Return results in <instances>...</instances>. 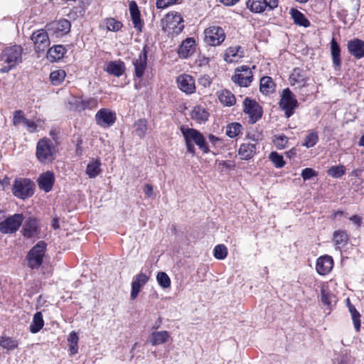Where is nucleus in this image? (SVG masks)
I'll return each mask as SVG.
<instances>
[{"instance_id": "f257e3e1", "label": "nucleus", "mask_w": 364, "mask_h": 364, "mask_svg": "<svg viewBox=\"0 0 364 364\" xmlns=\"http://www.w3.org/2000/svg\"><path fill=\"white\" fill-rule=\"evenodd\" d=\"M23 48L14 45L5 48L0 54V72L8 73L22 61Z\"/></svg>"}, {"instance_id": "f03ea898", "label": "nucleus", "mask_w": 364, "mask_h": 364, "mask_svg": "<svg viewBox=\"0 0 364 364\" xmlns=\"http://www.w3.org/2000/svg\"><path fill=\"white\" fill-rule=\"evenodd\" d=\"M56 148L48 138L40 139L36 144V156L41 164H48L55 158Z\"/></svg>"}, {"instance_id": "7ed1b4c3", "label": "nucleus", "mask_w": 364, "mask_h": 364, "mask_svg": "<svg viewBox=\"0 0 364 364\" xmlns=\"http://www.w3.org/2000/svg\"><path fill=\"white\" fill-rule=\"evenodd\" d=\"M162 29L168 34L178 35L184 28L181 15L176 11L168 13L161 23Z\"/></svg>"}, {"instance_id": "20e7f679", "label": "nucleus", "mask_w": 364, "mask_h": 364, "mask_svg": "<svg viewBox=\"0 0 364 364\" xmlns=\"http://www.w3.org/2000/svg\"><path fill=\"white\" fill-rule=\"evenodd\" d=\"M12 193L20 199L30 198L34 192V183L28 178H17L12 185Z\"/></svg>"}, {"instance_id": "39448f33", "label": "nucleus", "mask_w": 364, "mask_h": 364, "mask_svg": "<svg viewBox=\"0 0 364 364\" xmlns=\"http://www.w3.org/2000/svg\"><path fill=\"white\" fill-rule=\"evenodd\" d=\"M46 249L45 242L40 241L28 252L26 259L30 268L38 269L41 265Z\"/></svg>"}, {"instance_id": "423d86ee", "label": "nucleus", "mask_w": 364, "mask_h": 364, "mask_svg": "<svg viewBox=\"0 0 364 364\" xmlns=\"http://www.w3.org/2000/svg\"><path fill=\"white\" fill-rule=\"evenodd\" d=\"M279 106L284 111L285 115L288 118L293 114L294 110L298 107L297 100L289 88L282 91Z\"/></svg>"}, {"instance_id": "0eeeda50", "label": "nucleus", "mask_w": 364, "mask_h": 364, "mask_svg": "<svg viewBox=\"0 0 364 364\" xmlns=\"http://www.w3.org/2000/svg\"><path fill=\"white\" fill-rule=\"evenodd\" d=\"M181 131L186 141L195 143L205 153L208 152L209 150L205 139L200 132L194 129L185 127L184 126L181 127Z\"/></svg>"}, {"instance_id": "6e6552de", "label": "nucleus", "mask_w": 364, "mask_h": 364, "mask_svg": "<svg viewBox=\"0 0 364 364\" xmlns=\"http://www.w3.org/2000/svg\"><path fill=\"white\" fill-rule=\"evenodd\" d=\"M205 42L212 46L220 45L225 39V33L223 28L210 26L205 31Z\"/></svg>"}, {"instance_id": "1a4fd4ad", "label": "nucleus", "mask_w": 364, "mask_h": 364, "mask_svg": "<svg viewBox=\"0 0 364 364\" xmlns=\"http://www.w3.org/2000/svg\"><path fill=\"white\" fill-rule=\"evenodd\" d=\"M24 217L21 213H16L6 218L0 223V232L3 234H11L16 232L23 221Z\"/></svg>"}, {"instance_id": "9d476101", "label": "nucleus", "mask_w": 364, "mask_h": 364, "mask_svg": "<svg viewBox=\"0 0 364 364\" xmlns=\"http://www.w3.org/2000/svg\"><path fill=\"white\" fill-rule=\"evenodd\" d=\"M252 78L251 69L247 65H242L236 68L232 80L241 87H247L252 82Z\"/></svg>"}, {"instance_id": "9b49d317", "label": "nucleus", "mask_w": 364, "mask_h": 364, "mask_svg": "<svg viewBox=\"0 0 364 364\" xmlns=\"http://www.w3.org/2000/svg\"><path fill=\"white\" fill-rule=\"evenodd\" d=\"M31 40L34 43L36 52H44L50 46V40L48 33L40 29L33 33Z\"/></svg>"}, {"instance_id": "f8f14e48", "label": "nucleus", "mask_w": 364, "mask_h": 364, "mask_svg": "<svg viewBox=\"0 0 364 364\" xmlns=\"http://www.w3.org/2000/svg\"><path fill=\"white\" fill-rule=\"evenodd\" d=\"M247 7L252 12L262 13L269 8L270 10L277 7L278 0H247Z\"/></svg>"}, {"instance_id": "ddd939ff", "label": "nucleus", "mask_w": 364, "mask_h": 364, "mask_svg": "<svg viewBox=\"0 0 364 364\" xmlns=\"http://www.w3.org/2000/svg\"><path fill=\"white\" fill-rule=\"evenodd\" d=\"M71 24L67 19H60L59 21H53L46 25L48 31L52 32L57 37H61L67 34L70 31Z\"/></svg>"}, {"instance_id": "4468645a", "label": "nucleus", "mask_w": 364, "mask_h": 364, "mask_svg": "<svg viewBox=\"0 0 364 364\" xmlns=\"http://www.w3.org/2000/svg\"><path fill=\"white\" fill-rule=\"evenodd\" d=\"M243 106L244 112L249 115L250 123H255L262 117L261 107L256 101L245 98Z\"/></svg>"}, {"instance_id": "2eb2a0df", "label": "nucleus", "mask_w": 364, "mask_h": 364, "mask_svg": "<svg viewBox=\"0 0 364 364\" xmlns=\"http://www.w3.org/2000/svg\"><path fill=\"white\" fill-rule=\"evenodd\" d=\"M116 113L108 109H100L95 114L97 124L102 127L112 126L116 121Z\"/></svg>"}, {"instance_id": "dca6fc26", "label": "nucleus", "mask_w": 364, "mask_h": 364, "mask_svg": "<svg viewBox=\"0 0 364 364\" xmlns=\"http://www.w3.org/2000/svg\"><path fill=\"white\" fill-rule=\"evenodd\" d=\"M176 82L178 88L186 94H192L196 91L195 80L189 75H180L176 79Z\"/></svg>"}, {"instance_id": "f3484780", "label": "nucleus", "mask_w": 364, "mask_h": 364, "mask_svg": "<svg viewBox=\"0 0 364 364\" xmlns=\"http://www.w3.org/2000/svg\"><path fill=\"white\" fill-rule=\"evenodd\" d=\"M149 277L145 273L140 272L137 274L133 279L132 282L131 299H135L141 289L148 282Z\"/></svg>"}, {"instance_id": "a211bd4d", "label": "nucleus", "mask_w": 364, "mask_h": 364, "mask_svg": "<svg viewBox=\"0 0 364 364\" xmlns=\"http://www.w3.org/2000/svg\"><path fill=\"white\" fill-rule=\"evenodd\" d=\"M333 260L331 256H321L317 259L316 269L321 275L328 274L333 269Z\"/></svg>"}, {"instance_id": "6ab92c4d", "label": "nucleus", "mask_w": 364, "mask_h": 364, "mask_svg": "<svg viewBox=\"0 0 364 364\" xmlns=\"http://www.w3.org/2000/svg\"><path fill=\"white\" fill-rule=\"evenodd\" d=\"M289 80L291 86H295L300 89L306 86L307 77L303 70L299 68H295L291 73Z\"/></svg>"}, {"instance_id": "aec40b11", "label": "nucleus", "mask_w": 364, "mask_h": 364, "mask_svg": "<svg viewBox=\"0 0 364 364\" xmlns=\"http://www.w3.org/2000/svg\"><path fill=\"white\" fill-rule=\"evenodd\" d=\"M147 64V53L145 49H144L139 55L138 58L133 61L134 66L135 76L138 78H141L146 68Z\"/></svg>"}, {"instance_id": "412c9836", "label": "nucleus", "mask_w": 364, "mask_h": 364, "mask_svg": "<svg viewBox=\"0 0 364 364\" xmlns=\"http://www.w3.org/2000/svg\"><path fill=\"white\" fill-rule=\"evenodd\" d=\"M195 39L193 38H187L181 44L178 53L181 58H187L195 52Z\"/></svg>"}, {"instance_id": "4be33fe9", "label": "nucleus", "mask_w": 364, "mask_h": 364, "mask_svg": "<svg viewBox=\"0 0 364 364\" xmlns=\"http://www.w3.org/2000/svg\"><path fill=\"white\" fill-rule=\"evenodd\" d=\"M348 50L355 58L360 59L364 57V41L355 38L348 41Z\"/></svg>"}, {"instance_id": "5701e85b", "label": "nucleus", "mask_w": 364, "mask_h": 364, "mask_svg": "<svg viewBox=\"0 0 364 364\" xmlns=\"http://www.w3.org/2000/svg\"><path fill=\"white\" fill-rule=\"evenodd\" d=\"M257 149V144L255 143H243L239 148L238 154L241 159L249 160L255 155Z\"/></svg>"}, {"instance_id": "b1692460", "label": "nucleus", "mask_w": 364, "mask_h": 364, "mask_svg": "<svg viewBox=\"0 0 364 364\" xmlns=\"http://www.w3.org/2000/svg\"><path fill=\"white\" fill-rule=\"evenodd\" d=\"M104 70L111 75L120 77L125 71V65L121 60L109 61L106 64Z\"/></svg>"}, {"instance_id": "393cba45", "label": "nucleus", "mask_w": 364, "mask_h": 364, "mask_svg": "<svg viewBox=\"0 0 364 364\" xmlns=\"http://www.w3.org/2000/svg\"><path fill=\"white\" fill-rule=\"evenodd\" d=\"M22 235L27 238H33L38 235V225L37 220L34 218H30L23 225Z\"/></svg>"}, {"instance_id": "a878e982", "label": "nucleus", "mask_w": 364, "mask_h": 364, "mask_svg": "<svg viewBox=\"0 0 364 364\" xmlns=\"http://www.w3.org/2000/svg\"><path fill=\"white\" fill-rule=\"evenodd\" d=\"M191 117L192 119L195 120L197 123L202 124L208 120L209 113L204 107L198 105L193 108L191 112Z\"/></svg>"}, {"instance_id": "bb28decb", "label": "nucleus", "mask_w": 364, "mask_h": 364, "mask_svg": "<svg viewBox=\"0 0 364 364\" xmlns=\"http://www.w3.org/2000/svg\"><path fill=\"white\" fill-rule=\"evenodd\" d=\"M243 56V52L239 46L228 48L225 54L224 60L229 63L237 62Z\"/></svg>"}, {"instance_id": "cd10ccee", "label": "nucleus", "mask_w": 364, "mask_h": 364, "mask_svg": "<svg viewBox=\"0 0 364 364\" xmlns=\"http://www.w3.org/2000/svg\"><path fill=\"white\" fill-rule=\"evenodd\" d=\"M129 12L134 28L141 31L143 27V23L140 18V11L135 1L130 2Z\"/></svg>"}, {"instance_id": "c85d7f7f", "label": "nucleus", "mask_w": 364, "mask_h": 364, "mask_svg": "<svg viewBox=\"0 0 364 364\" xmlns=\"http://www.w3.org/2000/svg\"><path fill=\"white\" fill-rule=\"evenodd\" d=\"M54 183V175L52 172L47 171L41 174L38 178V185L46 192L51 190Z\"/></svg>"}, {"instance_id": "c756f323", "label": "nucleus", "mask_w": 364, "mask_h": 364, "mask_svg": "<svg viewBox=\"0 0 364 364\" xmlns=\"http://www.w3.org/2000/svg\"><path fill=\"white\" fill-rule=\"evenodd\" d=\"M170 335L166 331L153 332L151 335V343L153 346H157L166 343L169 338Z\"/></svg>"}, {"instance_id": "7c9ffc66", "label": "nucleus", "mask_w": 364, "mask_h": 364, "mask_svg": "<svg viewBox=\"0 0 364 364\" xmlns=\"http://www.w3.org/2000/svg\"><path fill=\"white\" fill-rule=\"evenodd\" d=\"M66 52V49L61 45H57L50 48L48 50V58L53 61H57L61 59Z\"/></svg>"}, {"instance_id": "2f4dec72", "label": "nucleus", "mask_w": 364, "mask_h": 364, "mask_svg": "<svg viewBox=\"0 0 364 364\" xmlns=\"http://www.w3.org/2000/svg\"><path fill=\"white\" fill-rule=\"evenodd\" d=\"M331 53L333 60V64L336 68H340L341 66V49L336 41L335 38H332L331 41Z\"/></svg>"}, {"instance_id": "473e14b6", "label": "nucleus", "mask_w": 364, "mask_h": 364, "mask_svg": "<svg viewBox=\"0 0 364 364\" xmlns=\"http://www.w3.org/2000/svg\"><path fill=\"white\" fill-rule=\"evenodd\" d=\"M275 85L270 77L264 76L260 80V91L265 94L269 95L274 91Z\"/></svg>"}, {"instance_id": "72a5a7b5", "label": "nucleus", "mask_w": 364, "mask_h": 364, "mask_svg": "<svg viewBox=\"0 0 364 364\" xmlns=\"http://www.w3.org/2000/svg\"><path fill=\"white\" fill-rule=\"evenodd\" d=\"M333 240L336 246V249L341 250V247H344L347 244L348 237L346 232L342 230H337L333 233Z\"/></svg>"}, {"instance_id": "f704fd0d", "label": "nucleus", "mask_w": 364, "mask_h": 364, "mask_svg": "<svg viewBox=\"0 0 364 364\" xmlns=\"http://www.w3.org/2000/svg\"><path fill=\"white\" fill-rule=\"evenodd\" d=\"M44 326V321L43 318L42 313L36 312L33 318L32 323L30 326V331L32 333H36L40 331Z\"/></svg>"}, {"instance_id": "c9c22d12", "label": "nucleus", "mask_w": 364, "mask_h": 364, "mask_svg": "<svg viewBox=\"0 0 364 364\" xmlns=\"http://www.w3.org/2000/svg\"><path fill=\"white\" fill-rule=\"evenodd\" d=\"M346 304L348 308V311L350 313L354 327L356 331H359L360 328V315L359 312L356 310L355 307L353 304H351L349 299H346Z\"/></svg>"}, {"instance_id": "e433bc0d", "label": "nucleus", "mask_w": 364, "mask_h": 364, "mask_svg": "<svg viewBox=\"0 0 364 364\" xmlns=\"http://www.w3.org/2000/svg\"><path fill=\"white\" fill-rule=\"evenodd\" d=\"M100 165L101 164L99 160H92L89 162L87 166L86 173L89 176L90 178H95L97 175L100 174L101 171Z\"/></svg>"}, {"instance_id": "4c0bfd02", "label": "nucleus", "mask_w": 364, "mask_h": 364, "mask_svg": "<svg viewBox=\"0 0 364 364\" xmlns=\"http://www.w3.org/2000/svg\"><path fill=\"white\" fill-rule=\"evenodd\" d=\"M218 98L220 102L225 106H232L235 102L234 95L227 90H222L218 95Z\"/></svg>"}, {"instance_id": "58836bf2", "label": "nucleus", "mask_w": 364, "mask_h": 364, "mask_svg": "<svg viewBox=\"0 0 364 364\" xmlns=\"http://www.w3.org/2000/svg\"><path fill=\"white\" fill-rule=\"evenodd\" d=\"M291 15L294 19V21L296 24L299 26H302L304 27H308L310 25L309 21L306 18L303 14H301L298 10H291Z\"/></svg>"}, {"instance_id": "ea45409f", "label": "nucleus", "mask_w": 364, "mask_h": 364, "mask_svg": "<svg viewBox=\"0 0 364 364\" xmlns=\"http://www.w3.org/2000/svg\"><path fill=\"white\" fill-rule=\"evenodd\" d=\"M66 76L63 70H56L50 74V79L53 85H59L63 82Z\"/></svg>"}, {"instance_id": "a19ab883", "label": "nucleus", "mask_w": 364, "mask_h": 364, "mask_svg": "<svg viewBox=\"0 0 364 364\" xmlns=\"http://www.w3.org/2000/svg\"><path fill=\"white\" fill-rule=\"evenodd\" d=\"M134 132L136 134L140 137L143 138L146 132L147 129V122L144 119H140L136 121L134 124Z\"/></svg>"}, {"instance_id": "79ce46f5", "label": "nucleus", "mask_w": 364, "mask_h": 364, "mask_svg": "<svg viewBox=\"0 0 364 364\" xmlns=\"http://www.w3.org/2000/svg\"><path fill=\"white\" fill-rule=\"evenodd\" d=\"M69 350L70 355H75L78 352V336L75 332L72 331L68 336Z\"/></svg>"}, {"instance_id": "37998d69", "label": "nucleus", "mask_w": 364, "mask_h": 364, "mask_svg": "<svg viewBox=\"0 0 364 364\" xmlns=\"http://www.w3.org/2000/svg\"><path fill=\"white\" fill-rule=\"evenodd\" d=\"M241 129L242 126L240 123H232L227 127L226 134L230 138H234L240 133Z\"/></svg>"}, {"instance_id": "c03bdc74", "label": "nucleus", "mask_w": 364, "mask_h": 364, "mask_svg": "<svg viewBox=\"0 0 364 364\" xmlns=\"http://www.w3.org/2000/svg\"><path fill=\"white\" fill-rule=\"evenodd\" d=\"M156 280L159 284L163 288L166 289L171 286V279L168 274L164 272H158L156 275Z\"/></svg>"}, {"instance_id": "a18cd8bd", "label": "nucleus", "mask_w": 364, "mask_h": 364, "mask_svg": "<svg viewBox=\"0 0 364 364\" xmlns=\"http://www.w3.org/2000/svg\"><path fill=\"white\" fill-rule=\"evenodd\" d=\"M0 346L7 350H13L17 347L18 343L10 337L1 336L0 338Z\"/></svg>"}, {"instance_id": "49530a36", "label": "nucleus", "mask_w": 364, "mask_h": 364, "mask_svg": "<svg viewBox=\"0 0 364 364\" xmlns=\"http://www.w3.org/2000/svg\"><path fill=\"white\" fill-rule=\"evenodd\" d=\"M346 172V168L344 166H331L327 171L328 175L331 176L333 178H341L343 175H344Z\"/></svg>"}, {"instance_id": "de8ad7c7", "label": "nucleus", "mask_w": 364, "mask_h": 364, "mask_svg": "<svg viewBox=\"0 0 364 364\" xmlns=\"http://www.w3.org/2000/svg\"><path fill=\"white\" fill-rule=\"evenodd\" d=\"M214 257L218 259H223L228 255L227 247L224 245H218L213 250Z\"/></svg>"}, {"instance_id": "09e8293b", "label": "nucleus", "mask_w": 364, "mask_h": 364, "mask_svg": "<svg viewBox=\"0 0 364 364\" xmlns=\"http://www.w3.org/2000/svg\"><path fill=\"white\" fill-rule=\"evenodd\" d=\"M269 159L277 168H282L285 165L283 156L275 151L269 154Z\"/></svg>"}, {"instance_id": "8fccbe9b", "label": "nucleus", "mask_w": 364, "mask_h": 364, "mask_svg": "<svg viewBox=\"0 0 364 364\" xmlns=\"http://www.w3.org/2000/svg\"><path fill=\"white\" fill-rule=\"evenodd\" d=\"M318 136L316 132H312L309 133L303 143V145L307 148L313 147L318 142Z\"/></svg>"}, {"instance_id": "3c124183", "label": "nucleus", "mask_w": 364, "mask_h": 364, "mask_svg": "<svg viewBox=\"0 0 364 364\" xmlns=\"http://www.w3.org/2000/svg\"><path fill=\"white\" fill-rule=\"evenodd\" d=\"M106 27L109 31H118L121 29L122 24L114 18H107L105 20Z\"/></svg>"}, {"instance_id": "603ef678", "label": "nucleus", "mask_w": 364, "mask_h": 364, "mask_svg": "<svg viewBox=\"0 0 364 364\" xmlns=\"http://www.w3.org/2000/svg\"><path fill=\"white\" fill-rule=\"evenodd\" d=\"M288 138L284 134L274 136V143L277 149H283L286 147Z\"/></svg>"}, {"instance_id": "864d4df0", "label": "nucleus", "mask_w": 364, "mask_h": 364, "mask_svg": "<svg viewBox=\"0 0 364 364\" xmlns=\"http://www.w3.org/2000/svg\"><path fill=\"white\" fill-rule=\"evenodd\" d=\"M321 302L326 306H330L331 304V297L332 294L330 293L328 289L326 288L324 286L321 288Z\"/></svg>"}, {"instance_id": "5fc2aeb1", "label": "nucleus", "mask_w": 364, "mask_h": 364, "mask_svg": "<svg viewBox=\"0 0 364 364\" xmlns=\"http://www.w3.org/2000/svg\"><path fill=\"white\" fill-rule=\"evenodd\" d=\"M26 119L27 118L24 117L23 112L21 110H17L14 114L13 124L16 127L20 124L23 125Z\"/></svg>"}, {"instance_id": "6e6d98bb", "label": "nucleus", "mask_w": 364, "mask_h": 364, "mask_svg": "<svg viewBox=\"0 0 364 364\" xmlns=\"http://www.w3.org/2000/svg\"><path fill=\"white\" fill-rule=\"evenodd\" d=\"M177 1L178 0H156V5L158 9H166L176 4Z\"/></svg>"}, {"instance_id": "4d7b16f0", "label": "nucleus", "mask_w": 364, "mask_h": 364, "mask_svg": "<svg viewBox=\"0 0 364 364\" xmlns=\"http://www.w3.org/2000/svg\"><path fill=\"white\" fill-rule=\"evenodd\" d=\"M315 176H316V171L311 168H306L301 172V176L304 181L309 180Z\"/></svg>"}, {"instance_id": "13d9d810", "label": "nucleus", "mask_w": 364, "mask_h": 364, "mask_svg": "<svg viewBox=\"0 0 364 364\" xmlns=\"http://www.w3.org/2000/svg\"><path fill=\"white\" fill-rule=\"evenodd\" d=\"M23 126L31 133L37 132L38 125L34 121L29 120L28 119H27L25 123L23 124Z\"/></svg>"}, {"instance_id": "bf43d9fd", "label": "nucleus", "mask_w": 364, "mask_h": 364, "mask_svg": "<svg viewBox=\"0 0 364 364\" xmlns=\"http://www.w3.org/2000/svg\"><path fill=\"white\" fill-rule=\"evenodd\" d=\"M211 82V78L208 75H203L198 79V83L205 87L210 86Z\"/></svg>"}, {"instance_id": "052dcab7", "label": "nucleus", "mask_w": 364, "mask_h": 364, "mask_svg": "<svg viewBox=\"0 0 364 364\" xmlns=\"http://www.w3.org/2000/svg\"><path fill=\"white\" fill-rule=\"evenodd\" d=\"M82 104L83 109L92 108L97 106V101L95 99H89L87 100H82Z\"/></svg>"}, {"instance_id": "680f3d73", "label": "nucleus", "mask_w": 364, "mask_h": 364, "mask_svg": "<svg viewBox=\"0 0 364 364\" xmlns=\"http://www.w3.org/2000/svg\"><path fill=\"white\" fill-rule=\"evenodd\" d=\"M144 192L147 197H151L154 194L152 186L150 184H146L144 188Z\"/></svg>"}, {"instance_id": "e2e57ef3", "label": "nucleus", "mask_w": 364, "mask_h": 364, "mask_svg": "<svg viewBox=\"0 0 364 364\" xmlns=\"http://www.w3.org/2000/svg\"><path fill=\"white\" fill-rule=\"evenodd\" d=\"M208 140L214 146L218 145V143L221 141V139L220 138L214 136L213 134L208 135Z\"/></svg>"}, {"instance_id": "0e129e2a", "label": "nucleus", "mask_w": 364, "mask_h": 364, "mask_svg": "<svg viewBox=\"0 0 364 364\" xmlns=\"http://www.w3.org/2000/svg\"><path fill=\"white\" fill-rule=\"evenodd\" d=\"M350 220L358 227L361 225L362 218L357 215H354L350 218Z\"/></svg>"}, {"instance_id": "69168bd1", "label": "nucleus", "mask_w": 364, "mask_h": 364, "mask_svg": "<svg viewBox=\"0 0 364 364\" xmlns=\"http://www.w3.org/2000/svg\"><path fill=\"white\" fill-rule=\"evenodd\" d=\"M187 150L188 152L193 154L195 152V147L193 143L186 141Z\"/></svg>"}, {"instance_id": "338daca9", "label": "nucleus", "mask_w": 364, "mask_h": 364, "mask_svg": "<svg viewBox=\"0 0 364 364\" xmlns=\"http://www.w3.org/2000/svg\"><path fill=\"white\" fill-rule=\"evenodd\" d=\"M239 0H220V1L226 6H232L235 4Z\"/></svg>"}, {"instance_id": "774afa93", "label": "nucleus", "mask_w": 364, "mask_h": 364, "mask_svg": "<svg viewBox=\"0 0 364 364\" xmlns=\"http://www.w3.org/2000/svg\"><path fill=\"white\" fill-rule=\"evenodd\" d=\"M223 165L225 166L226 168L232 169L235 167V165L232 163L224 161L223 163Z\"/></svg>"}]
</instances>
